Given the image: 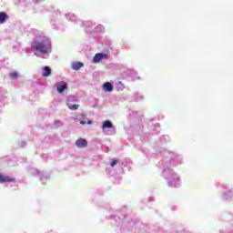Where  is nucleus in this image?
Here are the masks:
<instances>
[{"mask_svg": "<svg viewBox=\"0 0 233 233\" xmlns=\"http://www.w3.org/2000/svg\"><path fill=\"white\" fill-rule=\"evenodd\" d=\"M32 33L33 35H35L31 42L32 52H34L35 56L37 57L47 59L50 56V52H52V41L39 30L33 29Z\"/></svg>", "mask_w": 233, "mask_h": 233, "instance_id": "1", "label": "nucleus"}, {"mask_svg": "<svg viewBox=\"0 0 233 233\" xmlns=\"http://www.w3.org/2000/svg\"><path fill=\"white\" fill-rule=\"evenodd\" d=\"M55 87L58 94H63L66 90H68V84L65 81H58L56 83Z\"/></svg>", "mask_w": 233, "mask_h": 233, "instance_id": "2", "label": "nucleus"}, {"mask_svg": "<svg viewBox=\"0 0 233 233\" xmlns=\"http://www.w3.org/2000/svg\"><path fill=\"white\" fill-rule=\"evenodd\" d=\"M76 102H77V100H76V97H74V96L67 97L66 105H67L69 110H77L79 108V105L75 104Z\"/></svg>", "mask_w": 233, "mask_h": 233, "instance_id": "3", "label": "nucleus"}, {"mask_svg": "<svg viewBox=\"0 0 233 233\" xmlns=\"http://www.w3.org/2000/svg\"><path fill=\"white\" fill-rule=\"evenodd\" d=\"M103 59H108V54L97 53L93 57V63H95V64L101 63V61H103Z\"/></svg>", "mask_w": 233, "mask_h": 233, "instance_id": "4", "label": "nucleus"}, {"mask_svg": "<svg viewBox=\"0 0 233 233\" xmlns=\"http://www.w3.org/2000/svg\"><path fill=\"white\" fill-rule=\"evenodd\" d=\"M14 181H15V178L0 173V183H14Z\"/></svg>", "mask_w": 233, "mask_h": 233, "instance_id": "5", "label": "nucleus"}, {"mask_svg": "<svg viewBox=\"0 0 233 233\" xmlns=\"http://www.w3.org/2000/svg\"><path fill=\"white\" fill-rule=\"evenodd\" d=\"M66 19H67V21H70L71 23H81L80 20H78L77 16H76V15L72 14V13H67L65 15Z\"/></svg>", "mask_w": 233, "mask_h": 233, "instance_id": "6", "label": "nucleus"}, {"mask_svg": "<svg viewBox=\"0 0 233 233\" xmlns=\"http://www.w3.org/2000/svg\"><path fill=\"white\" fill-rule=\"evenodd\" d=\"M88 145V142L85 138H79L76 141V146L78 148H85Z\"/></svg>", "mask_w": 233, "mask_h": 233, "instance_id": "7", "label": "nucleus"}, {"mask_svg": "<svg viewBox=\"0 0 233 233\" xmlns=\"http://www.w3.org/2000/svg\"><path fill=\"white\" fill-rule=\"evenodd\" d=\"M42 76L44 77H50L52 76V68L48 66H44Z\"/></svg>", "mask_w": 233, "mask_h": 233, "instance_id": "8", "label": "nucleus"}, {"mask_svg": "<svg viewBox=\"0 0 233 233\" xmlns=\"http://www.w3.org/2000/svg\"><path fill=\"white\" fill-rule=\"evenodd\" d=\"M104 92H112L114 90V86L110 82H106L103 85Z\"/></svg>", "mask_w": 233, "mask_h": 233, "instance_id": "9", "label": "nucleus"}, {"mask_svg": "<svg viewBox=\"0 0 233 233\" xmlns=\"http://www.w3.org/2000/svg\"><path fill=\"white\" fill-rule=\"evenodd\" d=\"M102 130H106V128H114V125L112 124V122L110 120H106L102 127H101Z\"/></svg>", "mask_w": 233, "mask_h": 233, "instance_id": "10", "label": "nucleus"}, {"mask_svg": "<svg viewBox=\"0 0 233 233\" xmlns=\"http://www.w3.org/2000/svg\"><path fill=\"white\" fill-rule=\"evenodd\" d=\"M83 66H85V64L81 62H74L71 67L73 70H79L80 68H83Z\"/></svg>", "mask_w": 233, "mask_h": 233, "instance_id": "11", "label": "nucleus"}, {"mask_svg": "<svg viewBox=\"0 0 233 233\" xmlns=\"http://www.w3.org/2000/svg\"><path fill=\"white\" fill-rule=\"evenodd\" d=\"M6 19H8V15H6V13H5V12H1L0 13V25L5 24Z\"/></svg>", "mask_w": 233, "mask_h": 233, "instance_id": "12", "label": "nucleus"}, {"mask_svg": "<svg viewBox=\"0 0 233 233\" xmlns=\"http://www.w3.org/2000/svg\"><path fill=\"white\" fill-rule=\"evenodd\" d=\"M9 76H10L11 79H17V77H19V73L14 71V72H11L9 74Z\"/></svg>", "mask_w": 233, "mask_h": 233, "instance_id": "13", "label": "nucleus"}, {"mask_svg": "<svg viewBox=\"0 0 233 233\" xmlns=\"http://www.w3.org/2000/svg\"><path fill=\"white\" fill-rule=\"evenodd\" d=\"M96 32H103L105 30V27L101 25H98L96 27Z\"/></svg>", "mask_w": 233, "mask_h": 233, "instance_id": "14", "label": "nucleus"}, {"mask_svg": "<svg viewBox=\"0 0 233 233\" xmlns=\"http://www.w3.org/2000/svg\"><path fill=\"white\" fill-rule=\"evenodd\" d=\"M117 165V160L116 159H112L111 161H110V167H115V166H116Z\"/></svg>", "mask_w": 233, "mask_h": 233, "instance_id": "15", "label": "nucleus"}, {"mask_svg": "<svg viewBox=\"0 0 233 233\" xmlns=\"http://www.w3.org/2000/svg\"><path fill=\"white\" fill-rule=\"evenodd\" d=\"M92 125V122L90 120H88L87 122L86 121H80V125Z\"/></svg>", "mask_w": 233, "mask_h": 233, "instance_id": "16", "label": "nucleus"}, {"mask_svg": "<svg viewBox=\"0 0 233 233\" xmlns=\"http://www.w3.org/2000/svg\"><path fill=\"white\" fill-rule=\"evenodd\" d=\"M143 99V96L142 95H138L137 101H142Z\"/></svg>", "mask_w": 233, "mask_h": 233, "instance_id": "17", "label": "nucleus"}, {"mask_svg": "<svg viewBox=\"0 0 233 233\" xmlns=\"http://www.w3.org/2000/svg\"><path fill=\"white\" fill-rule=\"evenodd\" d=\"M89 23H90V22H86V23L81 22V23H80V26H85L86 25H89Z\"/></svg>", "mask_w": 233, "mask_h": 233, "instance_id": "18", "label": "nucleus"}, {"mask_svg": "<svg viewBox=\"0 0 233 233\" xmlns=\"http://www.w3.org/2000/svg\"><path fill=\"white\" fill-rule=\"evenodd\" d=\"M133 116H139V112L134 111V112H133Z\"/></svg>", "mask_w": 233, "mask_h": 233, "instance_id": "19", "label": "nucleus"}, {"mask_svg": "<svg viewBox=\"0 0 233 233\" xmlns=\"http://www.w3.org/2000/svg\"><path fill=\"white\" fill-rule=\"evenodd\" d=\"M17 1V3H21V0H16ZM34 1V3H37V1H39V0H33Z\"/></svg>", "mask_w": 233, "mask_h": 233, "instance_id": "20", "label": "nucleus"}]
</instances>
